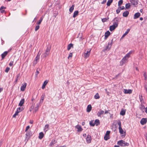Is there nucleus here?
I'll use <instances>...</instances> for the list:
<instances>
[{
  "mask_svg": "<svg viewBox=\"0 0 147 147\" xmlns=\"http://www.w3.org/2000/svg\"><path fill=\"white\" fill-rule=\"evenodd\" d=\"M50 49V47H47L45 52L42 54L41 57L42 58H45L48 56L49 54Z\"/></svg>",
  "mask_w": 147,
  "mask_h": 147,
  "instance_id": "1",
  "label": "nucleus"
},
{
  "mask_svg": "<svg viewBox=\"0 0 147 147\" xmlns=\"http://www.w3.org/2000/svg\"><path fill=\"white\" fill-rule=\"evenodd\" d=\"M117 144L119 145L122 146H128L129 145V143L122 140L118 141Z\"/></svg>",
  "mask_w": 147,
  "mask_h": 147,
  "instance_id": "2",
  "label": "nucleus"
},
{
  "mask_svg": "<svg viewBox=\"0 0 147 147\" xmlns=\"http://www.w3.org/2000/svg\"><path fill=\"white\" fill-rule=\"evenodd\" d=\"M91 49H88L87 51L85 50L83 54L84 57L86 59L89 57Z\"/></svg>",
  "mask_w": 147,
  "mask_h": 147,
  "instance_id": "3",
  "label": "nucleus"
},
{
  "mask_svg": "<svg viewBox=\"0 0 147 147\" xmlns=\"http://www.w3.org/2000/svg\"><path fill=\"white\" fill-rule=\"evenodd\" d=\"M26 132H27L26 134L25 140H27V141L30 138V136H32V133L30 131Z\"/></svg>",
  "mask_w": 147,
  "mask_h": 147,
  "instance_id": "4",
  "label": "nucleus"
},
{
  "mask_svg": "<svg viewBox=\"0 0 147 147\" xmlns=\"http://www.w3.org/2000/svg\"><path fill=\"white\" fill-rule=\"evenodd\" d=\"M119 20V19L117 18H114L113 20V25L117 27L118 26Z\"/></svg>",
  "mask_w": 147,
  "mask_h": 147,
  "instance_id": "5",
  "label": "nucleus"
},
{
  "mask_svg": "<svg viewBox=\"0 0 147 147\" xmlns=\"http://www.w3.org/2000/svg\"><path fill=\"white\" fill-rule=\"evenodd\" d=\"M127 61L128 60L124 57L120 62V65H123L125 63L127 62Z\"/></svg>",
  "mask_w": 147,
  "mask_h": 147,
  "instance_id": "6",
  "label": "nucleus"
},
{
  "mask_svg": "<svg viewBox=\"0 0 147 147\" xmlns=\"http://www.w3.org/2000/svg\"><path fill=\"white\" fill-rule=\"evenodd\" d=\"M27 84L26 83H24L22 84L20 88V90L21 91H24L25 90Z\"/></svg>",
  "mask_w": 147,
  "mask_h": 147,
  "instance_id": "7",
  "label": "nucleus"
},
{
  "mask_svg": "<svg viewBox=\"0 0 147 147\" xmlns=\"http://www.w3.org/2000/svg\"><path fill=\"white\" fill-rule=\"evenodd\" d=\"M119 132L120 134L122 136H123V137H125V132L123 131V130L122 128H119Z\"/></svg>",
  "mask_w": 147,
  "mask_h": 147,
  "instance_id": "8",
  "label": "nucleus"
},
{
  "mask_svg": "<svg viewBox=\"0 0 147 147\" xmlns=\"http://www.w3.org/2000/svg\"><path fill=\"white\" fill-rule=\"evenodd\" d=\"M147 122V120L146 118H142L140 121V123L142 125L145 124Z\"/></svg>",
  "mask_w": 147,
  "mask_h": 147,
  "instance_id": "9",
  "label": "nucleus"
},
{
  "mask_svg": "<svg viewBox=\"0 0 147 147\" xmlns=\"http://www.w3.org/2000/svg\"><path fill=\"white\" fill-rule=\"evenodd\" d=\"M124 93L125 94H131L132 92V90L131 89H124Z\"/></svg>",
  "mask_w": 147,
  "mask_h": 147,
  "instance_id": "10",
  "label": "nucleus"
},
{
  "mask_svg": "<svg viewBox=\"0 0 147 147\" xmlns=\"http://www.w3.org/2000/svg\"><path fill=\"white\" fill-rule=\"evenodd\" d=\"M132 52H133L132 51H130L128 53L125 55L124 57L128 60V58L130 57V55L132 54Z\"/></svg>",
  "mask_w": 147,
  "mask_h": 147,
  "instance_id": "11",
  "label": "nucleus"
},
{
  "mask_svg": "<svg viewBox=\"0 0 147 147\" xmlns=\"http://www.w3.org/2000/svg\"><path fill=\"white\" fill-rule=\"evenodd\" d=\"M75 128L78 129L77 131L78 132L81 131L83 130V129L80 125H77L75 126Z\"/></svg>",
  "mask_w": 147,
  "mask_h": 147,
  "instance_id": "12",
  "label": "nucleus"
},
{
  "mask_svg": "<svg viewBox=\"0 0 147 147\" xmlns=\"http://www.w3.org/2000/svg\"><path fill=\"white\" fill-rule=\"evenodd\" d=\"M140 15V14L139 12H137L135 13L134 15V19H136L138 18Z\"/></svg>",
  "mask_w": 147,
  "mask_h": 147,
  "instance_id": "13",
  "label": "nucleus"
},
{
  "mask_svg": "<svg viewBox=\"0 0 147 147\" xmlns=\"http://www.w3.org/2000/svg\"><path fill=\"white\" fill-rule=\"evenodd\" d=\"M129 12L127 11H125L123 13V16L124 17H127L128 16L129 14Z\"/></svg>",
  "mask_w": 147,
  "mask_h": 147,
  "instance_id": "14",
  "label": "nucleus"
},
{
  "mask_svg": "<svg viewBox=\"0 0 147 147\" xmlns=\"http://www.w3.org/2000/svg\"><path fill=\"white\" fill-rule=\"evenodd\" d=\"M86 140L88 143H90L91 142V136L89 135H88L86 138Z\"/></svg>",
  "mask_w": 147,
  "mask_h": 147,
  "instance_id": "15",
  "label": "nucleus"
},
{
  "mask_svg": "<svg viewBox=\"0 0 147 147\" xmlns=\"http://www.w3.org/2000/svg\"><path fill=\"white\" fill-rule=\"evenodd\" d=\"M49 125L48 124H46L45 126V127L44 128V131L46 132L49 129Z\"/></svg>",
  "mask_w": 147,
  "mask_h": 147,
  "instance_id": "16",
  "label": "nucleus"
},
{
  "mask_svg": "<svg viewBox=\"0 0 147 147\" xmlns=\"http://www.w3.org/2000/svg\"><path fill=\"white\" fill-rule=\"evenodd\" d=\"M92 109V107L90 105H88L87 107L86 111L88 112H90Z\"/></svg>",
  "mask_w": 147,
  "mask_h": 147,
  "instance_id": "17",
  "label": "nucleus"
},
{
  "mask_svg": "<svg viewBox=\"0 0 147 147\" xmlns=\"http://www.w3.org/2000/svg\"><path fill=\"white\" fill-rule=\"evenodd\" d=\"M110 34V32L109 31H107L105 33V38H107L109 36Z\"/></svg>",
  "mask_w": 147,
  "mask_h": 147,
  "instance_id": "18",
  "label": "nucleus"
},
{
  "mask_svg": "<svg viewBox=\"0 0 147 147\" xmlns=\"http://www.w3.org/2000/svg\"><path fill=\"white\" fill-rule=\"evenodd\" d=\"M8 52L7 51H5L3 53H2L1 55V56L2 57V59H4V58L5 57V56L7 55L8 53Z\"/></svg>",
  "mask_w": 147,
  "mask_h": 147,
  "instance_id": "19",
  "label": "nucleus"
},
{
  "mask_svg": "<svg viewBox=\"0 0 147 147\" xmlns=\"http://www.w3.org/2000/svg\"><path fill=\"white\" fill-rule=\"evenodd\" d=\"M125 110L124 109H122L120 112V115L123 116L125 114Z\"/></svg>",
  "mask_w": 147,
  "mask_h": 147,
  "instance_id": "20",
  "label": "nucleus"
},
{
  "mask_svg": "<svg viewBox=\"0 0 147 147\" xmlns=\"http://www.w3.org/2000/svg\"><path fill=\"white\" fill-rule=\"evenodd\" d=\"M117 27L114 25H113L109 27V30L110 31H112L114 30Z\"/></svg>",
  "mask_w": 147,
  "mask_h": 147,
  "instance_id": "21",
  "label": "nucleus"
},
{
  "mask_svg": "<svg viewBox=\"0 0 147 147\" xmlns=\"http://www.w3.org/2000/svg\"><path fill=\"white\" fill-rule=\"evenodd\" d=\"M24 98L22 99L19 104V106H22L24 104Z\"/></svg>",
  "mask_w": 147,
  "mask_h": 147,
  "instance_id": "22",
  "label": "nucleus"
},
{
  "mask_svg": "<svg viewBox=\"0 0 147 147\" xmlns=\"http://www.w3.org/2000/svg\"><path fill=\"white\" fill-rule=\"evenodd\" d=\"M48 82V81L47 80H45L44 81L42 87V89H44L45 88V86L46 85Z\"/></svg>",
  "mask_w": 147,
  "mask_h": 147,
  "instance_id": "23",
  "label": "nucleus"
},
{
  "mask_svg": "<svg viewBox=\"0 0 147 147\" xmlns=\"http://www.w3.org/2000/svg\"><path fill=\"white\" fill-rule=\"evenodd\" d=\"M140 100L141 103L144 104V100L142 98V95H139Z\"/></svg>",
  "mask_w": 147,
  "mask_h": 147,
  "instance_id": "24",
  "label": "nucleus"
},
{
  "mask_svg": "<svg viewBox=\"0 0 147 147\" xmlns=\"http://www.w3.org/2000/svg\"><path fill=\"white\" fill-rule=\"evenodd\" d=\"M137 0H130V2L134 5H137L138 4Z\"/></svg>",
  "mask_w": 147,
  "mask_h": 147,
  "instance_id": "25",
  "label": "nucleus"
},
{
  "mask_svg": "<svg viewBox=\"0 0 147 147\" xmlns=\"http://www.w3.org/2000/svg\"><path fill=\"white\" fill-rule=\"evenodd\" d=\"M104 113V111L103 110H100L97 113V115L98 117H100L102 114H103Z\"/></svg>",
  "mask_w": 147,
  "mask_h": 147,
  "instance_id": "26",
  "label": "nucleus"
},
{
  "mask_svg": "<svg viewBox=\"0 0 147 147\" xmlns=\"http://www.w3.org/2000/svg\"><path fill=\"white\" fill-rule=\"evenodd\" d=\"M44 134L42 132H40L39 134L38 138L40 139H41L43 137Z\"/></svg>",
  "mask_w": 147,
  "mask_h": 147,
  "instance_id": "27",
  "label": "nucleus"
},
{
  "mask_svg": "<svg viewBox=\"0 0 147 147\" xmlns=\"http://www.w3.org/2000/svg\"><path fill=\"white\" fill-rule=\"evenodd\" d=\"M6 8L5 7H4L3 6H1L0 8V10L1 11V13H4L5 10H3V9H5Z\"/></svg>",
  "mask_w": 147,
  "mask_h": 147,
  "instance_id": "28",
  "label": "nucleus"
},
{
  "mask_svg": "<svg viewBox=\"0 0 147 147\" xmlns=\"http://www.w3.org/2000/svg\"><path fill=\"white\" fill-rule=\"evenodd\" d=\"M130 31L129 29H127V30L125 33L123 34V35L121 37V39L123 38L128 33H129Z\"/></svg>",
  "mask_w": 147,
  "mask_h": 147,
  "instance_id": "29",
  "label": "nucleus"
},
{
  "mask_svg": "<svg viewBox=\"0 0 147 147\" xmlns=\"http://www.w3.org/2000/svg\"><path fill=\"white\" fill-rule=\"evenodd\" d=\"M140 108L142 111H143L144 110L145 107L144 105H143V104L141 103V105L140 107Z\"/></svg>",
  "mask_w": 147,
  "mask_h": 147,
  "instance_id": "30",
  "label": "nucleus"
},
{
  "mask_svg": "<svg viewBox=\"0 0 147 147\" xmlns=\"http://www.w3.org/2000/svg\"><path fill=\"white\" fill-rule=\"evenodd\" d=\"M78 12H79L78 11H74L73 15V17L74 18L76 17L78 15Z\"/></svg>",
  "mask_w": 147,
  "mask_h": 147,
  "instance_id": "31",
  "label": "nucleus"
},
{
  "mask_svg": "<svg viewBox=\"0 0 147 147\" xmlns=\"http://www.w3.org/2000/svg\"><path fill=\"white\" fill-rule=\"evenodd\" d=\"M57 142V141L55 140H52L50 143L49 145L52 146Z\"/></svg>",
  "mask_w": 147,
  "mask_h": 147,
  "instance_id": "32",
  "label": "nucleus"
},
{
  "mask_svg": "<svg viewBox=\"0 0 147 147\" xmlns=\"http://www.w3.org/2000/svg\"><path fill=\"white\" fill-rule=\"evenodd\" d=\"M73 47V45L71 44L70 43L68 45L67 47V49L69 51L70 50V49H71V47Z\"/></svg>",
  "mask_w": 147,
  "mask_h": 147,
  "instance_id": "33",
  "label": "nucleus"
},
{
  "mask_svg": "<svg viewBox=\"0 0 147 147\" xmlns=\"http://www.w3.org/2000/svg\"><path fill=\"white\" fill-rule=\"evenodd\" d=\"M94 123L96 126H98L100 124L99 121L98 119H96L95 120Z\"/></svg>",
  "mask_w": 147,
  "mask_h": 147,
  "instance_id": "34",
  "label": "nucleus"
},
{
  "mask_svg": "<svg viewBox=\"0 0 147 147\" xmlns=\"http://www.w3.org/2000/svg\"><path fill=\"white\" fill-rule=\"evenodd\" d=\"M113 0H108L107 3V5L108 6H109L113 2Z\"/></svg>",
  "mask_w": 147,
  "mask_h": 147,
  "instance_id": "35",
  "label": "nucleus"
},
{
  "mask_svg": "<svg viewBox=\"0 0 147 147\" xmlns=\"http://www.w3.org/2000/svg\"><path fill=\"white\" fill-rule=\"evenodd\" d=\"M74 5H73L69 9V11L70 13H71L73 12L74 9Z\"/></svg>",
  "mask_w": 147,
  "mask_h": 147,
  "instance_id": "36",
  "label": "nucleus"
},
{
  "mask_svg": "<svg viewBox=\"0 0 147 147\" xmlns=\"http://www.w3.org/2000/svg\"><path fill=\"white\" fill-rule=\"evenodd\" d=\"M100 97L98 93H96L94 96V98L96 99H98Z\"/></svg>",
  "mask_w": 147,
  "mask_h": 147,
  "instance_id": "37",
  "label": "nucleus"
},
{
  "mask_svg": "<svg viewBox=\"0 0 147 147\" xmlns=\"http://www.w3.org/2000/svg\"><path fill=\"white\" fill-rule=\"evenodd\" d=\"M110 138V137L109 135H105L104 137V139L105 140H108V139H109Z\"/></svg>",
  "mask_w": 147,
  "mask_h": 147,
  "instance_id": "38",
  "label": "nucleus"
},
{
  "mask_svg": "<svg viewBox=\"0 0 147 147\" xmlns=\"http://www.w3.org/2000/svg\"><path fill=\"white\" fill-rule=\"evenodd\" d=\"M90 125L92 126H94L95 125V123L93 122V121H91L90 122Z\"/></svg>",
  "mask_w": 147,
  "mask_h": 147,
  "instance_id": "39",
  "label": "nucleus"
},
{
  "mask_svg": "<svg viewBox=\"0 0 147 147\" xmlns=\"http://www.w3.org/2000/svg\"><path fill=\"white\" fill-rule=\"evenodd\" d=\"M43 17H41L39 20L38 22L37 23V24L38 25L40 24L43 20Z\"/></svg>",
  "mask_w": 147,
  "mask_h": 147,
  "instance_id": "40",
  "label": "nucleus"
},
{
  "mask_svg": "<svg viewBox=\"0 0 147 147\" xmlns=\"http://www.w3.org/2000/svg\"><path fill=\"white\" fill-rule=\"evenodd\" d=\"M123 3V1L122 0H120L118 3V6L119 7H120V6Z\"/></svg>",
  "mask_w": 147,
  "mask_h": 147,
  "instance_id": "41",
  "label": "nucleus"
},
{
  "mask_svg": "<svg viewBox=\"0 0 147 147\" xmlns=\"http://www.w3.org/2000/svg\"><path fill=\"white\" fill-rule=\"evenodd\" d=\"M109 43L108 44V46H107L106 48L105 49H104L103 50V51L105 52L106 50H109L110 49V47H109Z\"/></svg>",
  "mask_w": 147,
  "mask_h": 147,
  "instance_id": "42",
  "label": "nucleus"
},
{
  "mask_svg": "<svg viewBox=\"0 0 147 147\" xmlns=\"http://www.w3.org/2000/svg\"><path fill=\"white\" fill-rule=\"evenodd\" d=\"M131 5L129 3H126L125 4V8L126 9H128L129 8Z\"/></svg>",
  "mask_w": 147,
  "mask_h": 147,
  "instance_id": "43",
  "label": "nucleus"
},
{
  "mask_svg": "<svg viewBox=\"0 0 147 147\" xmlns=\"http://www.w3.org/2000/svg\"><path fill=\"white\" fill-rule=\"evenodd\" d=\"M121 7H119L116 10V13L117 14H118L120 11V10H121Z\"/></svg>",
  "mask_w": 147,
  "mask_h": 147,
  "instance_id": "44",
  "label": "nucleus"
},
{
  "mask_svg": "<svg viewBox=\"0 0 147 147\" xmlns=\"http://www.w3.org/2000/svg\"><path fill=\"white\" fill-rule=\"evenodd\" d=\"M108 19V18H104L102 19V21L103 22H106Z\"/></svg>",
  "mask_w": 147,
  "mask_h": 147,
  "instance_id": "45",
  "label": "nucleus"
},
{
  "mask_svg": "<svg viewBox=\"0 0 147 147\" xmlns=\"http://www.w3.org/2000/svg\"><path fill=\"white\" fill-rule=\"evenodd\" d=\"M117 124L119 126V128H121V123L120 120H119L117 121Z\"/></svg>",
  "mask_w": 147,
  "mask_h": 147,
  "instance_id": "46",
  "label": "nucleus"
},
{
  "mask_svg": "<svg viewBox=\"0 0 147 147\" xmlns=\"http://www.w3.org/2000/svg\"><path fill=\"white\" fill-rule=\"evenodd\" d=\"M40 70L39 69H36V71L35 73V76L36 77L37 76L38 74L39 73V71H40Z\"/></svg>",
  "mask_w": 147,
  "mask_h": 147,
  "instance_id": "47",
  "label": "nucleus"
},
{
  "mask_svg": "<svg viewBox=\"0 0 147 147\" xmlns=\"http://www.w3.org/2000/svg\"><path fill=\"white\" fill-rule=\"evenodd\" d=\"M44 99V95H42L41 97L40 100V102H42L43 100Z\"/></svg>",
  "mask_w": 147,
  "mask_h": 147,
  "instance_id": "48",
  "label": "nucleus"
},
{
  "mask_svg": "<svg viewBox=\"0 0 147 147\" xmlns=\"http://www.w3.org/2000/svg\"><path fill=\"white\" fill-rule=\"evenodd\" d=\"M10 69V68L9 67H6L5 70V72L6 73H8V71H9V70Z\"/></svg>",
  "mask_w": 147,
  "mask_h": 147,
  "instance_id": "49",
  "label": "nucleus"
},
{
  "mask_svg": "<svg viewBox=\"0 0 147 147\" xmlns=\"http://www.w3.org/2000/svg\"><path fill=\"white\" fill-rule=\"evenodd\" d=\"M39 27L40 26L39 25L36 26L35 28V31H37L39 29Z\"/></svg>",
  "mask_w": 147,
  "mask_h": 147,
  "instance_id": "50",
  "label": "nucleus"
},
{
  "mask_svg": "<svg viewBox=\"0 0 147 147\" xmlns=\"http://www.w3.org/2000/svg\"><path fill=\"white\" fill-rule=\"evenodd\" d=\"M144 87L146 92H147V83H145Z\"/></svg>",
  "mask_w": 147,
  "mask_h": 147,
  "instance_id": "51",
  "label": "nucleus"
},
{
  "mask_svg": "<svg viewBox=\"0 0 147 147\" xmlns=\"http://www.w3.org/2000/svg\"><path fill=\"white\" fill-rule=\"evenodd\" d=\"M72 55H73V54L72 53H70L68 57V59H69V58L70 57V58H71L72 56Z\"/></svg>",
  "mask_w": 147,
  "mask_h": 147,
  "instance_id": "52",
  "label": "nucleus"
},
{
  "mask_svg": "<svg viewBox=\"0 0 147 147\" xmlns=\"http://www.w3.org/2000/svg\"><path fill=\"white\" fill-rule=\"evenodd\" d=\"M17 109H18V110L19 111H20V112L21 111H22L23 110V107L21 108L20 107L18 108H17Z\"/></svg>",
  "mask_w": 147,
  "mask_h": 147,
  "instance_id": "53",
  "label": "nucleus"
},
{
  "mask_svg": "<svg viewBox=\"0 0 147 147\" xmlns=\"http://www.w3.org/2000/svg\"><path fill=\"white\" fill-rule=\"evenodd\" d=\"M110 133V131H106V133L105 134V135H109V134Z\"/></svg>",
  "mask_w": 147,
  "mask_h": 147,
  "instance_id": "54",
  "label": "nucleus"
},
{
  "mask_svg": "<svg viewBox=\"0 0 147 147\" xmlns=\"http://www.w3.org/2000/svg\"><path fill=\"white\" fill-rule=\"evenodd\" d=\"M39 57H40V55H38V54L35 58V59H36V61H37V60H38V59H39Z\"/></svg>",
  "mask_w": 147,
  "mask_h": 147,
  "instance_id": "55",
  "label": "nucleus"
},
{
  "mask_svg": "<svg viewBox=\"0 0 147 147\" xmlns=\"http://www.w3.org/2000/svg\"><path fill=\"white\" fill-rule=\"evenodd\" d=\"M30 127L29 125L26 128V130H25V132L27 131L30 128Z\"/></svg>",
  "mask_w": 147,
  "mask_h": 147,
  "instance_id": "56",
  "label": "nucleus"
},
{
  "mask_svg": "<svg viewBox=\"0 0 147 147\" xmlns=\"http://www.w3.org/2000/svg\"><path fill=\"white\" fill-rule=\"evenodd\" d=\"M20 74H18L17 75V77H16V81H15L16 82L18 81V78L20 77Z\"/></svg>",
  "mask_w": 147,
  "mask_h": 147,
  "instance_id": "57",
  "label": "nucleus"
},
{
  "mask_svg": "<svg viewBox=\"0 0 147 147\" xmlns=\"http://www.w3.org/2000/svg\"><path fill=\"white\" fill-rule=\"evenodd\" d=\"M13 61H11L9 63V65L10 66H11L13 65Z\"/></svg>",
  "mask_w": 147,
  "mask_h": 147,
  "instance_id": "58",
  "label": "nucleus"
},
{
  "mask_svg": "<svg viewBox=\"0 0 147 147\" xmlns=\"http://www.w3.org/2000/svg\"><path fill=\"white\" fill-rule=\"evenodd\" d=\"M20 112V111H19L18 110V109H17V111H16L15 113L16 114L18 115V113Z\"/></svg>",
  "mask_w": 147,
  "mask_h": 147,
  "instance_id": "59",
  "label": "nucleus"
},
{
  "mask_svg": "<svg viewBox=\"0 0 147 147\" xmlns=\"http://www.w3.org/2000/svg\"><path fill=\"white\" fill-rule=\"evenodd\" d=\"M106 1H107V0H103L101 3L102 4H104L106 2Z\"/></svg>",
  "mask_w": 147,
  "mask_h": 147,
  "instance_id": "60",
  "label": "nucleus"
},
{
  "mask_svg": "<svg viewBox=\"0 0 147 147\" xmlns=\"http://www.w3.org/2000/svg\"><path fill=\"white\" fill-rule=\"evenodd\" d=\"M17 115L15 113L13 115V117H16V116Z\"/></svg>",
  "mask_w": 147,
  "mask_h": 147,
  "instance_id": "61",
  "label": "nucleus"
},
{
  "mask_svg": "<svg viewBox=\"0 0 147 147\" xmlns=\"http://www.w3.org/2000/svg\"><path fill=\"white\" fill-rule=\"evenodd\" d=\"M125 8V7L124 6H122L121 7V10H123Z\"/></svg>",
  "mask_w": 147,
  "mask_h": 147,
  "instance_id": "62",
  "label": "nucleus"
},
{
  "mask_svg": "<svg viewBox=\"0 0 147 147\" xmlns=\"http://www.w3.org/2000/svg\"><path fill=\"white\" fill-rule=\"evenodd\" d=\"M33 121L32 120H30V124H32L33 123Z\"/></svg>",
  "mask_w": 147,
  "mask_h": 147,
  "instance_id": "63",
  "label": "nucleus"
},
{
  "mask_svg": "<svg viewBox=\"0 0 147 147\" xmlns=\"http://www.w3.org/2000/svg\"><path fill=\"white\" fill-rule=\"evenodd\" d=\"M144 76L145 78L146 77V74L145 73H144Z\"/></svg>",
  "mask_w": 147,
  "mask_h": 147,
  "instance_id": "64",
  "label": "nucleus"
}]
</instances>
